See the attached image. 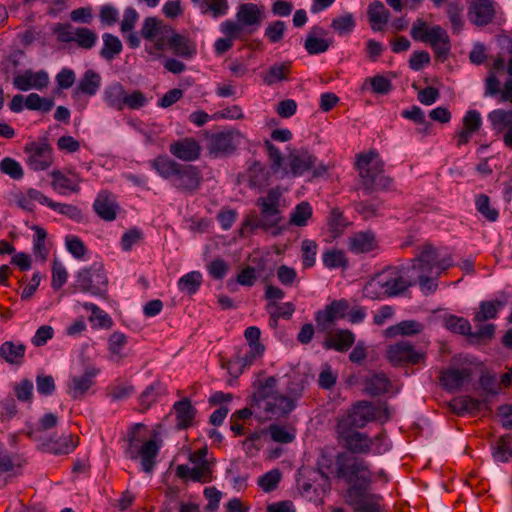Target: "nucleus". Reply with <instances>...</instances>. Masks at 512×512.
<instances>
[{"instance_id": "f257e3e1", "label": "nucleus", "mask_w": 512, "mask_h": 512, "mask_svg": "<svg viewBox=\"0 0 512 512\" xmlns=\"http://www.w3.org/2000/svg\"><path fill=\"white\" fill-rule=\"evenodd\" d=\"M328 459L319 462L320 475L328 479L329 475L325 470H330V473L335 478L342 479L348 484L346 490L347 496L360 497L365 490H369L372 484L371 471L368 463L356 456L348 454L347 452L338 453L335 459V469L332 470L331 463L326 464Z\"/></svg>"}, {"instance_id": "f03ea898", "label": "nucleus", "mask_w": 512, "mask_h": 512, "mask_svg": "<svg viewBox=\"0 0 512 512\" xmlns=\"http://www.w3.org/2000/svg\"><path fill=\"white\" fill-rule=\"evenodd\" d=\"M150 167L178 192L193 195L198 192L204 181L199 166L179 163L168 155H158L149 161Z\"/></svg>"}, {"instance_id": "7ed1b4c3", "label": "nucleus", "mask_w": 512, "mask_h": 512, "mask_svg": "<svg viewBox=\"0 0 512 512\" xmlns=\"http://www.w3.org/2000/svg\"><path fill=\"white\" fill-rule=\"evenodd\" d=\"M280 198L281 192L278 188H271L266 196L259 197L256 201L259 215L255 211L246 215L239 229L240 236L245 237L247 231L254 233L257 229L265 232L272 230V235H280L285 229L281 226L283 216L280 210Z\"/></svg>"}, {"instance_id": "20e7f679", "label": "nucleus", "mask_w": 512, "mask_h": 512, "mask_svg": "<svg viewBox=\"0 0 512 512\" xmlns=\"http://www.w3.org/2000/svg\"><path fill=\"white\" fill-rule=\"evenodd\" d=\"M416 285V278L407 267L389 266L376 273L364 286L365 297L377 300L403 294Z\"/></svg>"}, {"instance_id": "39448f33", "label": "nucleus", "mask_w": 512, "mask_h": 512, "mask_svg": "<svg viewBox=\"0 0 512 512\" xmlns=\"http://www.w3.org/2000/svg\"><path fill=\"white\" fill-rule=\"evenodd\" d=\"M146 426L142 423L132 425L127 433V446L124 454L131 460H140L141 468L145 473H152L156 466V459L160 451V443L153 438L147 439Z\"/></svg>"}, {"instance_id": "423d86ee", "label": "nucleus", "mask_w": 512, "mask_h": 512, "mask_svg": "<svg viewBox=\"0 0 512 512\" xmlns=\"http://www.w3.org/2000/svg\"><path fill=\"white\" fill-rule=\"evenodd\" d=\"M355 167L359 171L365 194L370 195L392 187L393 179L383 174L385 163L376 149L357 154Z\"/></svg>"}, {"instance_id": "0eeeda50", "label": "nucleus", "mask_w": 512, "mask_h": 512, "mask_svg": "<svg viewBox=\"0 0 512 512\" xmlns=\"http://www.w3.org/2000/svg\"><path fill=\"white\" fill-rule=\"evenodd\" d=\"M411 37L415 41L429 43L437 60L443 62L447 59L451 42L446 30L440 25L428 28L425 21L418 19L412 26Z\"/></svg>"}, {"instance_id": "6e6552de", "label": "nucleus", "mask_w": 512, "mask_h": 512, "mask_svg": "<svg viewBox=\"0 0 512 512\" xmlns=\"http://www.w3.org/2000/svg\"><path fill=\"white\" fill-rule=\"evenodd\" d=\"M75 291L90 293L93 296L106 297L108 291V277L101 263H94L90 267L81 269L74 285Z\"/></svg>"}, {"instance_id": "1a4fd4ad", "label": "nucleus", "mask_w": 512, "mask_h": 512, "mask_svg": "<svg viewBox=\"0 0 512 512\" xmlns=\"http://www.w3.org/2000/svg\"><path fill=\"white\" fill-rule=\"evenodd\" d=\"M386 358L393 367H408L424 363L426 353L416 350L409 341H399L388 346Z\"/></svg>"}, {"instance_id": "9d476101", "label": "nucleus", "mask_w": 512, "mask_h": 512, "mask_svg": "<svg viewBox=\"0 0 512 512\" xmlns=\"http://www.w3.org/2000/svg\"><path fill=\"white\" fill-rule=\"evenodd\" d=\"M206 149L214 158L232 154L239 144L240 133L234 130L205 132Z\"/></svg>"}, {"instance_id": "9b49d317", "label": "nucleus", "mask_w": 512, "mask_h": 512, "mask_svg": "<svg viewBox=\"0 0 512 512\" xmlns=\"http://www.w3.org/2000/svg\"><path fill=\"white\" fill-rule=\"evenodd\" d=\"M382 412L389 417V411L386 404L383 407L375 406L367 401H359L349 411L345 420L346 427L351 429H360L365 427L369 422H372L381 417Z\"/></svg>"}, {"instance_id": "f8f14e48", "label": "nucleus", "mask_w": 512, "mask_h": 512, "mask_svg": "<svg viewBox=\"0 0 512 512\" xmlns=\"http://www.w3.org/2000/svg\"><path fill=\"white\" fill-rule=\"evenodd\" d=\"M172 33V26L165 24L156 17H147L141 28V36L153 42V46L147 49L149 54H156L164 51V41Z\"/></svg>"}, {"instance_id": "ddd939ff", "label": "nucleus", "mask_w": 512, "mask_h": 512, "mask_svg": "<svg viewBox=\"0 0 512 512\" xmlns=\"http://www.w3.org/2000/svg\"><path fill=\"white\" fill-rule=\"evenodd\" d=\"M289 396L274 393L273 397L263 406L269 418H287L295 409L296 401L302 396V388L288 389Z\"/></svg>"}, {"instance_id": "4468645a", "label": "nucleus", "mask_w": 512, "mask_h": 512, "mask_svg": "<svg viewBox=\"0 0 512 512\" xmlns=\"http://www.w3.org/2000/svg\"><path fill=\"white\" fill-rule=\"evenodd\" d=\"M27 154V165L34 171L48 169L53 163V148L46 141H32L24 146Z\"/></svg>"}, {"instance_id": "2eb2a0df", "label": "nucleus", "mask_w": 512, "mask_h": 512, "mask_svg": "<svg viewBox=\"0 0 512 512\" xmlns=\"http://www.w3.org/2000/svg\"><path fill=\"white\" fill-rule=\"evenodd\" d=\"M339 439L342 446L353 456L367 455L372 451V440L366 433L360 432L351 427H345L339 432Z\"/></svg>"}, {"instance_id": "dca6fc26", "label": "nucleus", "mask_w": 512, "mask_h": 512, "mask_svg": "<svg viewBox=\"0 0 512 512\" xmlns=\"http://www.w3.org/2000/svg\"><path fill=\"white\" fill-rule=\"evenodd\" d=\"M201 146L193 137H184L169 144V152L184 162H193L201 156Z\"/></svg>"}, {"instance_id": "f3484780", "label": "nucleus", "mask_w": 512, "mask_h": 512, "mask_svg": "<svg viewBox=\"0 0 512 512\" xmlns=\"http://www.w3.org/2000/svg\"><path fill=\"white\" fill-rule=\"evenodd\" d=\"M99 369L93 366L87 367L80 376H72L68 382V394L74 400H82L89 389L95 384L94 378Z\"/></svg>"}, {"instance_id": "a211bd4d", "label": "nucleus", "mask_w": 512, "mask_h": 512, "mask_svg": "<svg viewBox=\"0 0 512 512\" xmlns=\"http://www.w3.org/2000/svg\"><path fill=\"white\" fill-rule=\"evenodd\" d=\"M287 161L290 173L299 177L315 167L317 158L306 149H295L289 153Z\"/></svg>"}, {"instance_id": "6ab92c4d", "label": "nucleus", "mask_w": 512, "mask_h": 512, "mask_svg": "<svg viewBox=\"0 0 512 512\" xmlns=\"http://www.w3.org/2000/svg\"><path fill=\"white\" fill-rule=\"evenodd\" d=\"M378 248L379 242L372 230L358 231L348 238V249L354 254H367Z\"/></svg>"}, {"instance_id": "aec40b11", "label": "nucleus", "mask_w": 512, "mask_h": 512, "mask_svg": "<svg viewBox=\"0 0 512 512\" xmlns=\"http://www.w3.org/2000/svg\"><path fill=\"white\" fill-rule=\"evenodd\" d=\"M471 375L470 368H447L440 371L438 379L446 391L455 392L470 380Z\"/></svg>"}, {"instance_id": "412c9836", "label": "nucleus", "mask_w": 512, "mask_h": 512, "mask_svg": "<svg viewBox=\"0 0 512 512\" xmlns=\"http://www.w3.org/2000/svg\"><path fill=\"white\" fill-rule=\"evenodd\" d=\"M469 20L476 26L490 24L495 17V6L492 0H473L468 11Z\"/></svg>"}, {"instance_id": "4be33fe9", "label": "nucleus", "mask_w": 512, "mask_h": 512, "mask_svg": "<svg viewBox=\"0 0 512 512\" xmlns=\"http://www.w3.org/2000/svg\"><path fill=\"white\" fill-rule=\"evenodd\" d=\"M349 302L346 299L333 300L323 310L315 313V321L318 326L326 328L338 318H344L349 310Z\"/></svg>"}, {"instance_id": "5701e85b", "label": "nucleus", "mask_w": 512, "mask_h": 512, "mask_svg": "<svg viewBox=\"0 0 512 512\" xmlns=\"http://www.w3.org/2000/svg\"><path fill=\"white\" fill-rule=\"evenodd\" d=\"M170 48L176 56L190 59L196 55V44L191 39L177 33L172 28V33L164 41V50Z\"/></svg>"}, {"instance_id": "b1692460", "label": "nucleus", "mask_w": 512, "mask_h": 512, "mask_svg": "<svg viewBox=\"0 0 512 512\" xmlns=\"http://www.w3.org/2000/svg\"><path fill=\"white\" fill-rule=\"evenodd\" d=\"M172 409L176 419L175 428L178 431L187 430L195 424L197 409L192 405L189 398L184 397L176 401Z\"/></svg>"}, {"instance_id": "393cba45", "label": "nucleus", "mask_w": 512, "mask_h": 512, "mask_svg": "<svg viewBox=\"0 0 512 512\" xmlns=\"http://www.w3.org/2000/svg\"><path fill=\"white\" fill-rule=\"evenodd\" d=\"M48 84L49 76L44 70L37 72L27 70L23 74L15 76L13 79V85L21 91H28L32 88L42 90L46 88Z\"/></svg>"}, {"instance_id": "a878e982", "label": "nucleus", "mask_w": 512, "mask_h": 512, "mask_svg": "<svg viewBox=\"0 0 512 512\" xmlns=\"http://www.w3.org/2000/svg\"><path fill=\"white\" fill-rule=\"evenodd\" d=\"M382 501L381 495L371 494L369 490L363 491L360 497L347 496V502L354 512H383Z\"/></svg>"}, {"instance_id": "bb28decb", "label": "nucleus", "mask_w": 512, "mask_h": 512, "mask_svg": "<svg viewBox=\"0 0 512 512\" xmlns=\"http://www.w3.org/2000/svg\"><path fill=\"white\" fill-rule=\"evenodd\" d=\"M236 19L243 27H250L248 32L252 33L262 24L264 14L257 4L243 3L238 7Z\"/></svg>"}, {"instance_id": "cd10ccee", "label": "nucleus", "mask_w": 512, "mask_h": 512, "mask_svg": "<svg viewBox=\"0 0 512 512\" xmlns=\"http://www.w3.org/2000/svg\"><path fill=\"white\" fill-rule=\"evenodd\" d=\"M437 263V250L431 245H424L419 256L413 260L412 266L408 267L410 273L417 271V274L432 275Z\"/></svg>"}, {"instance_id": "c85d7f7f", "label": "nucleus", "mask_w": 512, "mask_h": 512, "mask_svg": "<svg viewBox=\"0 0 512 512\" xmlns=\"http://www.w3.org/2000/svg\"><path fill=\"white\" fill-rule=\"evenodd\" d=\"M80 438L74 434L63 435L58 439L49 438L43 443L45 451L54 455H67L73 452L79 445Z\"/></svg>"}, {"instance_id": "c756f323", "label": "nucleus", "mask_w": 512, "mask_h": 512, "mask_svg": "<svg viewBox=\"0 0 512 512\" xmlns=\"http://www.w3.org/2000/svg\"><path fill=\"white\" fill-rule=\"evenodd\" d=\"M96 214L105 221H113L117 217L119 208L113 195L108 191H101L93 204Z\"/></svg>"}, {"instance_id": "7c9ffc66", "label": "nucleus", "mask_w": 512, "mask_h": 512, "mask_svg": "<svg viewBox=\"0 0 512 512\" xmlns=\"http://www.w3.org/2000/svg\"><path fill=\"white\" fill-rule=\"evenodd\" d=\"M176 475L181 479L190 478L192 481L199 483H209L213 479V471L209 462H203L193 468L184 464L178 465Z\"/></svg>"}, {"instance_id": "2f4dec72", "label": "nucleus", "mask_w": 512, "mask_h": 512, "mask_svg": "<svg viewBox=\"0 0 512 512\" xmlns=\"http://www.w3.org/2000/svg\"><path fill=\"white\" fill-rule=\"evenodd\" d=\"M26 346L22 343L5 341L0 345V358L10 365L20 366L24 363Z\"/></svg>"}, {"instance_id": "473e14b6", "label": "nucleus", "mask_w": 512, "mask_h": 512, "mask_svg": "<svg viewBox=\"0 0 512 512\" xmlns=\"http://www.w3.org/2000/svg\"><path fill=\"white\" fill-rule=\"evenodd\" d=\"M355 342V335L352 331L338 330L329 336L324 342V348L327 350L333 349L338 352H347Z\"/></svg>"}, {"instance_id": "72a5a7b5", "label": "nucleus", "mask_w": 512, "mask_h": 512, "mask_svg": "<svg viewBox=\"0 0 512 512\" xmlns=\"http://www.w3.org/2000/svg\"><path fill=\"white\" fill-rule=\"evenodd\" d=\"M326 35V31L320 26H313L311 28L310 33L307 35V38L304 43V47L308 54L316 55L320 53H324L328 50L330 43L328 40L317 37Z\"/></svg>"}, {"instance_id": "f704fd0d", "label": "nucleus", "mask_w": 512, "mask_h": 512, "mask_svg": "<svg viewBox=\"0 0 512 512\" xmlns=\"http://www.w3.org/2000/svg\"><path fill=\"white\" fill-rule=\"evenodd\" d=\"M125 93L124 86L120 82H114L105 88L103 99L109 107L122 111L124 109Z\"/></svg>"}, {"instance_id": "c9c22d12", "label": "nucleus", "mask_w": 512, "mask_h": 512, "mask_svg": "<svg viewBox=\"0 0 512 512\" xmlns=\"http://www.w3.org/2000/svg\"><path fill=\"white\" fill-rule=\"evenodd\" d=\"M167 393V388L159 381L149 385L139 396L141 412L147 411L154 403L157 402L159 396L166 395Z\"/></svg>"}, {"instance_id": "e433bc0d", "label": "nucleus", "mask_w": 512, "mask_h": 512, "mask_svg": "<svg viewBox=\"0 0 512 512\" xmlns=\"http://www.w3.org/2000/svg\"><path fill=\"white\" fill-rule=\"evenodd\" d=\"M349 225L350 223L344 216V212L341 208L333 207L330 210L327 217V226L333 238L341 236Z\"/></svg>"}, {"instance_id": "4c0bfd02", "label": "nucleus", "mask_w": 512, "mask_h": 512, "mask_svg": "<svg viewBox=\"0 0 512 512\" xmlns=\"http://www.w3.org/2000/svg\"><path fill=\"white\" fill-rule=\"evenodd\" d=\"M505 306V302L495 299L492 301H481L479 304V311L474 315L473 321L475 323H482L487 320L496 319L498 312Z\"/></svg>"}, {"instance_id": "58836bf2", "label": "nucleus", "mask_w": 512, "mask_h": 512, "mask_svg": "<svg viewBox=\"0 0 512 512\" xmlns=\"http://www.w3.org/2000/svg\"><path fill=\"white\" fill-rule=\"evenodd\" d=\"M365 391L371 396H380L389 391L391 381L384 373H375L365 380Z\"/></svg>"}, {"instance_id": "ea45409f", "label": "nucleus", "mask_w": 512, "mask_h": 512, "mask_svg": "<svg viewBox=\"0 0 512 512\" xmlns=\"http://www.w3.org/2000/svg\"><path fill=\"white\" fill-rule=\"evenodd\" d=\"M368 17L371 28L374 31L382 29V26L388 22L389 11L385 8L384 4L380 1H374L368 6Z\"/></svg>"}, {"instance_id": "a19ab883", "label": "nucleus", "mask_w": 512, "mask_h": 512, "mask_svg": "<svg viewBox=\"0 0 512 512\" xmlns=\"http://www.w3.org/2000/svg\"><path fill=\"white\" fill-rule=\"evenodd\" d=\"M484 401L474 398L472 396H463L459 400H455L451 404L452 411L459 416L468 413L476 415L482 408Z\"/></svg>"}, {"instance_id": "79ce46f5", "label": "nucleus", "mask_w": 512, "mask_h": 512, "mask_svg": "<svg viewBox=\"0 0 512 512\" xmlns=\"http://www.w3.org/2000/svg\"><path fill=\"white\" fill-rule=\"evenodd\" d=\"M488 120L495 132L507 131L512 127V110L495 109L488 114Z\"/></svg>"}, {"instance_id": "37998d69", "label": "nucleus", "mask_w": 512, "mask_h": 512, "mask_svg": "<svg viewBox=\"0 0 512 512\" xmlns=\"http://www.w3.org/2000/svg\"><path fill=\"white\" fill-rule=\"evenodd\" d=\"M102 39L103 47L99 54L103 59L111 61L122 52L123 45L117 36L111 33H104Z\"/></svg>"}, {"instance_id": "c03bdc74", "label": "nucleus", "mask_w": 512, "mask_h": 512, "mask_svg": "<svg viewBox=\"0 0 512 512\" xmlns=\"http://www.w3.org/2000/svg\"><path fill=\"white\" fill-rule=\"evenodd\" d=\"M100 85V75L96 71L88 69L84 72L82 78L80 79L77 90L85 95L93 96L97 93Z\"/></svg>"}, {"instance_id": "a18cd8bd", "label": "nucleus", "mask_w": 512, "mask_h": 512, "mask_svg": "<svg viewBox=\"0 0 512 512\" xmlns=\"http://www.w3.org/2000/svg\"><path fill=\"white\" fill-rule=\"evenodd\" d=\"M464 4L461 0H449L446 6V13L449 17L453 33H459L464 25L462 13Z\"/></svg>"}, {"instance_id": "49530a36", "label": "nucleus", "mask_w": 512, "mask_h": 512, "mask_svg": "<svg viewBox=\"0 0 512 512\" xmlns=\"http://www.w3.org/2000/svg\"><path fill=\"white\" fill-rule=\"evenodd\" d=\"M203 282L202 274L199 271H191L178 280V289L188 295H194L200 289Z\"/></svg>"}, {"instance_id": "de8ad7c7", "label": "nucleus", "mask_w": 512, "mask_h": 512, "mask_svg": "<svg viewBox=\"0 0 512 512\" xmlns=\"http://www.w3.org/2000/svg\"><path fill=\"white\" fill-rule=\"evenodd\" d=\"M291 73V62L285 61L280 64L272 65L265 76L263 77V81L271 86L278 81H284L289 78Z\"/></svg>"}, {"instance_id": "09e8293b", "label": "nucleus", "mask_w": 512, "mask_h": 512, "mask_svg": "<svg viewBox=\"0 0 512 512\" xmlns=\"http://www.w3.org/2000/svg\"><path fill=\"white\" fill-rule=\"evenodd\" d=\"M312 206L307 201H302L295 206L290 213V224L297 227H304L307 225L309 219L312 218Z\"/></svg>"}, {"instance_id": "8fccbe9b", "label": "nucleus", "mask_w": 512, "mask_h": 512, "mask_svg": "<svg viewBox=\"0 0 512 512\" xmlns=\"http://www.w3.org/2000/svg\"><path fill=\"white\" fill-rule=\"evenodd\" d=\"M493 456L500 462H508L512 459V434L500 436L493 447Z\"/></svg>"}, {"instance_id": "3c124183", "label": "nucleus", "mask_w": 512, "mask_h": 512, "mask_svg": "<svg viewBox=\"0 0 512 512\" xmlns=\"http://www.w3.org/2000/svg\"><path fill=\"white\" fill-rule=\"evenodd\" d=\"M52 176V186L54 190L58 191L61 194H65L67 191L69 192H79L80 186L78 182H74L69 177L65 176L59 170H55L51 173Z\"/></svg>"}, {"instance_id": "603ef678", "label": "nucleus", "mask_w": 512, "mask_h": 512, "mask_svg": "<svg viewBox=\"0 0 512 512\" xmlns=\"http://www.w3.org/2000/svg\"><path fill=\"white\" fill-rule=\"evenodd\" d=\"M443 321L444 326L449 331L460 335H464L467 337V339H469V335L471 332V324L466 318L456 315H447L444 317Z\"/></svg>"}, {"instance_id": "864d4df0", "label": "nucleus", "mask_w": 512, "mask_h": 512, "mask_svg": "<svg viewBox=\"0 0 512 512\" xmlns=\"http://www.w3.org/2000/svg\"><path fill=\"white\" fill-rule=\"evenodd\" d=\"M323 264L329 269L347 268L349 261L342 250L329 249L323 253Z\"/></svg>"}, {"instance_id": "5fc2aeb1", "label": "nucleus", "mask_w": 512, "mask_h": 512, "mask_svg": "<svg viewBox=\"0 0 512 512\" xmlns=\"http://www.w3.org/2000/svg\"><path fill=\"white\" fill-rule=\"evenodd\" d=\"M54 106L52 98L41 97L37 93H31L25 98V107L28 110L49 112Z\"/></svg>"}, {"instance_id": "6e6d98bb", "label": "nucleus", "mask_w": 512, "mask_h": 512, "mask_svg": "<svg viewBox=\"0 0 512 512\" xmlns=\"http://www.w3.org/2000/svg\"><path fill=\"white\" fill-rule=\"evenodd\" d=\"M265 346L264 345H258L255 347H248L243 352L242 350H239L235 356L242 364V368L249 369L255 360L259 357H261L264 354Z\"/></svg>"}, {"instance_id": "4d7b16f0", "label": "nucleus", "mask_w": 512, "mask_h": 512, "mask_svg": "<svg viewBox=\"0 0 512 512\" xmlns=\"http://www.w3.org/2000/svg\"><path fill=\"white\" fill-rule=\"evenodd\" d=\"M476 210L488 221L494 222L499 217V212L490 206V198L486 194H479L475 199Z\"/></svg>"}, {"instance_id": "13d9d810", "label": "nucleus", "mask_w": 512, "mask_h": 512, "mask_svg": "<svg viewBox=\"0 0 512 512\" xmlns=\"http://www.w3.org/2000/svg\"><path fill=\"white\" fill-rule=\"evenodd\" d=\"M83 308L87 311H91L90 321L97 320V325L101 328L109 329L113 325L112 318L93 303L86 302L83 304Z\"/></svg>"}, {"instance_id": "bf43d9fd", "label": "nucleus", "mask_w": 512, "mask_h": 512, "mask_svg": "<svg viewBox=\"0 0 512 512\" xmlns=\"http://www.w3.org/2000/svg\"><path fill=\"white\" fill-rule=\"evenodd\" d=\"M77 45L83 49H91L97 41V34L89 28L79 27L75 29V40Z\"/></svg>"}, {"instance_id": "052dcab7", "label": "nucleus", "mask_w": 512, "mask_h": 512, "mask_svg": "<svg viewBox=\"0 0 512 512\" xmlns=\"http://www.w3.org/2000/svg\"><path fill=\"white\" fill-rule=\"evenodd\" d=\"M355 26L354 17L350 13L334 18L331 23L332 29L339 35L349 34L354 30Z\"/></svg>"}, {"instance_id": "680f3d73", "label": "nucleus", "mask_w": 512, "mask_h": 512, "mask_svg": "<svg viewBox=\"0 0 512 512\" xmlns=\"http://www.w3.org/2000/svg\"><path fill=\"white\" fill-rule=\"evenodd\" d=\"M264 434H266V429H261L249 433V435L243 440L242 445L247 454L253 456L261 450V438Z\"/></svg>"}, {"instance_id": "e2e57ef3", "label": "nucleus", "mask_w": 512, "mask_h": 512, "mask_svg": "<svg viewBox=\"0 0 512 512\" xmlns=\"http://www.w3.org/2000/svg\"><path fill=\"white\" fill-rule=\"evenodd\" d=\"M266 432H269L271 439L276 443L288 444L294 441L295 434L286 430L284 426L279 424H271Z\"/></svg>"}, {"instance_id": "0e129e2a", "label": "nucleus", "mask_w": 512, "mask_h": 512, "mask_svg": "<svg viewBox=\"0 0 512 512\" xmlns=\"http://www.w3.org/2000/svg\"><path fill=\"white\" fill-rule=\"evenodd\" d=\"M302 266L304 269L311 268L315 265L317 244L313 240H304L301 245Z\"/></svg>"}, {"instance_id": "69168bd1", "label": "nucleus", "mask_w": 512, "mask_h": 512, "mask_svg": "<svg viewBox=\"0 0 512 512\" xmlns=\"http://www.w3.org/2000/svg\"><path fill=\"white\" fill-rule=\"evenodd\" d=\"M0 170L2 173L9 175L12 179L15 180H19L24 176V171L20 163L10 157H5L1 160Z\"/></svg>"}, {"instance_id": "338daca9", "label": "nucleus", "mask_w": 512, "mask_h": 512, "mask_svg": "<svg viewBox=\"0 0 512 512\" xmlns=\"http://www.w3.org/2000/svg\"><path fill=\"white\" fill-rule=\"evenodd\" d=\"M220 30L225 35L226 38H229L233 41L236 39H239L241 41L247 40V37H245L242 33L243 26L238 21L234 22L232 20H226L222 22Z\"/></svg>"}, {"instance_id": "774afa93", "label": "nucleus", "mask_w": 512, "mask_h": 512, "mask_svg": "<svg viewBox=\"0 0 512 512\" xmlns=\"http://www.w3.org/2000/svg\"><path fill=\"white\" fill-rule=\"evenodd\" d=\"M496 326L492 323L485 324L476 332H470L468 342L470 344H479L481 342L490 341L495 334Z\"/></svg>"}]
</instances>
